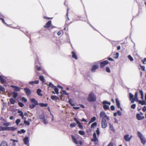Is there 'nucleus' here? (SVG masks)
<instances>
[{
	"label": "nucleus",
	"instance_id": "c9c22d12",
	"mask_svg": "<svg viewBox=\"0 0 146 146\" xmlns=\"http://www.w3.org/2000/svg\"><path fill=\"white\" fill-rule=\"evenodd\" d=\"M109 125H110V128L111 130L115 131V130L114 129L113 127V126L111 125L110 123H109Z\"/></svg>",
	"mask_w": 146,
	"mask_h": 146
},
{
	"label": "nucleus",
	"instance_id": "f704fd0d",
	"mask_svg": "<svg viewBox=\"0 0 146 146\" xmlns=\"http://www.w3.org/2000/svg\"><path fill=\"white\" fill-rule=\"evenodd\" d=\"M129 98L130 100L133 99L134 95L131 93H130L129 94Z\"/></svg>",
	"mask_w": 146,
	"mask_h": 146
},
{
	"label": "nucleus",
	"instance_id": "f3484780",
	"mask_svg": "<svg viewBox=\"0 0 146 146\" xmlns=\"http://www.w3.org/2000/svg\"><path fill=\"white\" fill-rule=\"evenodd\" d=\"M71 137L72 138V140L74 143L76 144H78L79 143L76 138L74 136L72 135H71Z\"/></svg>",
	"mask_w": 146,
	"mask_h": 146
},
{
	"label": "nucleus",
	"instance_id": "0e129e2a",
	"mask_svg": "<svg viewBox=\"0 0 146 146\" xmlns=\"http://www.w3.org/2000/svg\"><path fill=\"white\" fill-rule=\"evenodd\" d=\"M142 61L144 64H146V58H144L143 60H142Z\"/></svg>",
	"mask_w": 146,
	"mask_h": 146
},
{
	"label": "nucleus",
	"instance_id": "2f4dec72",
	"mask_svg": "<svg viewBox=\"0 0 146 146\" xmlns=\"http://www.w3.org/2000/svg\"><path fill=\"white\" fill-rule=\"evenodd\" d=\"M26 117L24 118V123L27 125H30V122L29 121H26L25 120V119H26Z\"/></svg>",
	"mask_w": 146,
	"mask_h": 146
},
{
	"label": "nucleus",
	"instance_id": "a18cd8bd",
	"mask_svg": "<svg viewBox=\"0 0 146 146\" xmlns=\"http://www.w3.org/2000/svg\"><path fill=\"white\" fill-rule=\"evenodd\" d=\"M5 88L3 86L0 85V91L2 92H5Z\"/></svg>",
	"mask_w": 146,
	"mask_h": 146
},
{
	"label": "nucleus",
	"instance_id": "6e6552de",
	"mask_svg": "<svg viewBox=\"0 0 146 146\" xmlns=\"http://www.w3.org/2000/svg\"><path fill=\"white\" fill-rule=\"evenodd\" d=\"M74 120L76 122V123L78 125V126L81 129H82L83 128L82 125L81 124V123L76 118H75L74 119Z\"/></svg>",
	"mask_w": 146,
	"mask_h": 146
},
{
	"label": "nucleus",
	"instance_id": "ddd939ff",
	"mask_svg": "<svg viewBox=\"0 0 146 146\" xmlns=\"http://www.w3.org/2000/svg\"><path fill=\"white\" fill-rule=\"evenodd\" d=\"M99 67V66L96 65H94L93 66L91 69V71L92 72H95V70L98 69Z\"/></svg>",
	"mask_w": 146,
	"mask_h": 146
},
{
	"label": "nucleus",
	"instance_id": "393cba45",
	"mask_svg": "<svg viewBox=\"0 0 146 146\" xmlns=\"http://www.w3.org/2000/svg\"><path fill=\"white\" fill-rule=\"evenodd\" d=\"M68 9H67V12L66 14V16L67 17V19H66V23H65V25H68L69 24L67 23V21H69V17H68Z\"/></svg>",
	"mask_w": 146,
	"mask_h": 146
},
{
	"label": "nucleus",
	"instance_id": "09e8293b",
	"mask_svg": "<svg viewBox=\"0 0 146 146\" xmlns=\"http://www.w3.org/2000/svg\"><path fill=\"white\" fill-rule=\"evenodd\" d=\"M62 92L63 93L65 94L66 95L68 96L69 95V93H67L65 90H62Z\"/></svg>",
	"mask_w": 146,
	"mask_h": 146
},
{
	"label": "nucleus",
	"instance_id": "423d86ee",
	"mask_svg": "<svg viewBox=\"0 0 146 146\" xmlns=\"http://www.w3.org/2000/svg\"><path fill=\"white\" fill-rule=\"evenodd\" d=\"M24 90L27 96H30L31 94V90L28 88H24Z\"/></svg>",
	"mask_w": 146,
	"mask_h": 146
},
{
	"label": "nucleus",
	"instance_id": "1a4fd4ad",
	"mask_svg": "<svg viewBox=\"0 0 146 146\" xmlns=\"http://www.w3.org/2000/svg\"><path fill=\"white\" fill-rule=\"evenodd\" d=\"M6 78L4 76H2L0 75V81L2 84H4L6 83V80L5 79Z\"/></svg>",
	"mask_w": 146,
	"mask_h": 146
},
{
	"label": "nucleus",
	"instance_id": "39448f33",
	"mask_svg": "<svg viewBox=\"0 0 146 146\" xmlns=\"http://www.w3.org/2000/svg\"><path fill=\"white\" fill-rule=\"evenodd\" d=\"M101 124L102 127V128H105L107 127V124L106 120L104 118H103L102 119Z\"/></svg>",
	"mask_w": 146,
	"mask_h": 146
},
{
	"label": "nucleus",
	"instance_id": "13d9d810",
	"mask_svg": "<svg viewBox=\"0 0 146 146\" xmlns=\"http://www.w3.org/2000/svg\"><path fill=\"white\" fill-rule=\"evenodd\" d=\"M117 113L118 115L120 116H121L122 115L121 112L119 110H118L117 111Z\"/></svg>",
	"mask_w": 146,
	"mask_h": 146
},
{
	"label": "nucleus",
	"instance_id": "3c124183",
	"mask_svg": "<svg viewBox=\"0 0 146 146\" xmlns=\"http://www.w3.org/2000/svg\"><path fill=\"white\" fill-rule=\"evenodd\" d=\"M96 132L97 135H99L100 134V132L99 131V128H97V129L96 131Z\"/></svg>",
	"mask_w": 146,
	"mask_h": 146
},
{
	"label": "nucleus",
	"instance_id": "2eb2a0df",
	"mask_svg": "<svg viewBox=\"0 0 146 146\" xmlns=\"http://www.w3.org/2000/svg\"><path fill=\"white\" fill-rule=\"evenodd\" d=\"M51 25V21H49L46 23L44 27L46 28H48L50 27Z\"/></svg>",
	"mask_w": 146,
	"mask_h": 146
},
{
	"label": "nucleus",
	"instance_id": "9b49d317",
	"mask_svg": "<svg viewBox=\"0 0 146 146\" xmlns=\"http://www.w3.org/2000/svg\"><path fill=\"white\" fill-rule=\"evenodd\" d=\"M93 138L91 140V141L94 142H96L98 140V139L97 137L96 133L95 132H94L93 134Z\"/></svg>",
	"mask_w": 146,
	"mask_h": 146
},
{
	"label": "nucleus",
	"instance_id": "864d4df0",
	"mask_svg": "<svg viewBox=\"0 0 146 146\" xmlns=\"http://www.w3.org/2000/svg\"><path fill=\"white\" fill-rule=\"evenodd\" d=\"M136 105L135 104H132L131 106V108L133 109H135V108Z\"/></svg>",
	"mask_w": 146,
	"mask_h": 146
},
{
	"label": "nucleus",
	"instance_id": "f03ea898",
	"mask_svg": "<svg viewBox=\"0 0 146 146\" xmlns=\"http://www.w3.org/2000/svg\"><path fill=\"white\" fill-rule=\"evenodd\" d=\"M96 98L94 94L92 92H90L88 94V100L89 102H93L96 101Z\"/></svg>",
	"mask_w": 146,
	"mask_h": 146
},
{
	"label": "nucleus",
	"instance_id": "58836bf2",
	"mask_svg": "<svg viewBox=\"0 0 146 146\" xmlns=\"http://www.w3.org/2000/svg\"><path fill=\"white\" fill-rule=\"evenodd\" d=\"M68 103L71 106H75V104H73L71 102V99H69V100L68 101Z\"/></svg>",
	"mask_w": 146,
	"mask_h": 146
},
{
	"label": "nucleus",
	"instance_id": "473e14b6",
	"mask_svg": "<svg viewBox=\"0 0 146 146\" xmlns=\"http://www.w3.org/2000/svg\"><path fill=\"white\" fill-rule=\"evenodd\" d=\"M54 92H55V93L57 94H58L59 92H58V89L57 88V87L56 86L54 89Z\"/></svg>",
	"mask_w": 146,
	"mask_h": 146
},
{
	"label": "nucleus",
	"instance_id": "b1692460",
	"mask_svg": "<svg viewBox=\"0 0 146 146\" xmlns=\"http://www.w3.org/2000/svg\"><path fill=\"white\" fill-rule=\"evenodd\" d=\"M49 87L54 88L56 86L53 84L51 82H50L48 84H47Z\"/></svg>",
	"mask_w": 146,
	"mask_h": 146
},
{
	"label": "nucleus",
	"instance_id": "0eeeda50",
	"mask_svg": "<svg viewBox=\"0 0 146 146\" xmlns=\"http://www.w3.org/2000/svg\"><path fill=\"white\" fill-rule=\"evenodd\" d=\"M109 62L107 60H104L100 63V66L101 68H103L106 64H108Z\"/></svg>",
	"mask_w": 146,
	"mask_h": 146
},
{
	"label": "nucleus",
	"instance_id": "f257e3e1",
	"mask_svg": "<svg viewBox=\"0 0 146 146\" xmlns=\"http://www.w3.org/2000/svg\"><path fill=\"white\" fill-rule=\"evenodd\" d=\"M30 101L31 103V104L29 105V108L31 109H33L36 106L39 105L41 107H46L48 106L47 103H38V101L35 99L32 98L30 100Z\"/></svg>",
	"mask_w": 146,
	"mask_h": 146
},
{
	"label": "nucleus",
	"instance_id": "4d7b16f0",
	"mask_svg": "<svg viewBox=\"0 0 146 146\" xmlns=\"http://www.w3.org/2000/svg\"><path fill=\"white\" fill-rule=\"evenodd\" d=\"M110 109L112 111H113L115 109V106L113 105H112L110 106Z\"/></svg>",
	"mask_w": 146,
	"mask_h": 146
},
{
	"label": "nucleus",
	"instance_id": "7ed1b4c3",
	"mask_svg": "<svg viewBox=\"0 0 146 146\" xmlns=\"http://www.w3.org/2000/svg\"><path fill=\"white\" fill-rule=\"evenodd\" d=\"M102 104H103V108L105 110L109 109V106L107 104L110 105L111 104L110 102H108L106 100H104L102 102Z\"/></svg>",
	"mask_w": 146,
	"mask_h": 146
},
{
	"label": "nucleus",
	"instance_id": "dca6fc26",
	"mask_svg": "<svg viewBox=\"0 0 146 146\" xmlns=\"http://www.w3.org/2000/svg\"><path fill=\"white\" fill-rule=\"evenodd\" d=\"M129 134H127L125 135L124 136V139L125 140V141L128 142L130 141L131 139V137H129Z\"/></svg>",
	"mask_w": 146,
	"mask_h": 146
},
{
	"label": "nucleus",
	"instance_id": "49530a36",
	"mask_svg": "<svg viewBox=\"0 0 146 146\" xmlns=\"http://www.w3.org/2000/svg\"><path fill=\"white\" fill-rule=\"evenodd\" d=\"M20 121L21 120L20 119H17L15 121V123L17 125H18L19 124L20 122Z\"/></svg>",
	"mask_w": 146,
	"mask_h": 146
},
{
	"label": "nucleus",
	"instance_id": "338daca9",
	"mask_svg": "<svg viewBox=\"0 0 146 146\" xmlns=\"http://www.w3.org/2000/svg\"><path fill=\"white\" fill-rule=\"evenodd\" d=\"M11 127H7V131H10L11 130L12 128Z\"/></svg>",
	"mask_w": 146,
	"mask_h": 146
},
{
	"label": "nucleus",
	"instance_id": "aec40b11",
	"mask_svg": "<svg viewBox=\"0 0 146 146\" xmlns=\"http://www.w3.org/2000/svg\"><path fill=\"white\" fill-rule=\"evenodd\" d=\"M72 57L74 58L75 59L77 60L78 59L77 56L76 54L75 53L74 51H72Z\"/></svg>",
	"mask_w": 146,
	"mask_h": 146
},
{
	"label": "nucleus",
	"instance_id": "6e6d98bb",
	"mask_svg": "<svg viewBox=\"0 0 146 146\" xmlns=\"http://www.w3.org/2000/svg\"><path fill=\"white\" fill-rule=\"evenodd\" d=\"M18 113H19V115L20 116H21V114L22 115H23V112L22 111H21V110H18Z\"/></svg>",
	"mask_w": 146,
	"mask_h": 146
},
{
	"label": "nucleus",
	"instance_id": "69168bd1",
	"mask_svg": "<svg viewBox=\"0 0 146 146\" xmlns=\"http://www.w3.org/2000/svg\"><path fill=\"white\" fill-rule=\"evenodd\" d=\"M107 58L108 60L110 61H113L114 60V59L113 58L110 57H108Z\"/></svg>",
	"mask_w": 146,
	"mask_h": 146
},
{
	"label": "nucleus",
	"instance_id": "9d476101",
	"mask_svg": "<svg viewBox=\"0 0 146 146\" xmlns=\"http://www.w3.org/2000/svg\"><path fill=\"white\" fill-rule=\"evenodd\" d=\"M23 141L25 144L28 145V146H29V140L28 137H25L23 139Z\"/></svg>",
	"mask_w": 146,
	"mask_h": 146
},
{
	"label": "nucleus",
	"instance_id": "4be33fe9",
	"mask_svg": "<svg viewBox=\"0 0 146 146\" xmlns=\"http://www.w3.org/2000/svg\"><path fill=\"white\" fill-rule=\"evenodd\" d=\"M0 146H8V144L6 142L3 141L0 144Z\"/></svg>",
	"mask_w": 146,
	"mask_h": 146
},
{
	"label": "nucleus",
	"instance_id": "6ab92c4d",
	"mask_svg": "<svg viewBox=\"0 0 146 146\" xmlns=\"http://www.w3.org/2000/svg\"><path fill=\"white\" fill-rule=\"evenodd\" d=\"M115 102L117 108H120V104L118 99L117 98H116Z\"/></svg>",
	"mask_w": 146,
	"mask_h": 146
},
{
	"label": "nucleus",
	"instance_id": "4c0bfd02",
	"mask_svg": "<svg viewBox=\"0 0 146 146\" xmlns=\"http://www.w3.org/2000/svg\"><path fill=\"white\" fill-rule=\"evenodd\" d=\"M119 56V53L118 52H116L115 54H114V58H117Z\"/></svg>",
	"mask_w": 146,
	"mask_h": 146
},
{
	"label": "nucleus",
	"instance_id": "774afa93",
	"mask_svg": "<svg viewBox=\"0 0 146 146\" xmlns=\"http://www.w3.org/2000/svg\"><path fill=\"white\" fill-rule=\"evenodd\" d=\"M107 146H113V145L112 142H110Z\"/></svg>",
	"mask_w": 146,
	"mask_h": 146
},
{
	"label": "nucleus",
	"instance_id": "e433bc0d",
	"mask_svg": "<svg viewBox=\"0 0 146 146\" xmlns=\"http://www.w3.org/2000/svg\"><path fill=\"white\" fill-rule=\"evenodd\" d=\"M97 125V123L96 122H94L91 125V128L94 127L95 126H96Z\"/></svg>",
	"mask_w": 146,
	"mask_h": 146
},
{
	"label": "nucleus",
	"instance_id": "603ef678",
	"mask_svg": "<svg viewBox=\"0 0 146 146\" xmlns=\"http://www.w3.org/2000/svg\"><path fill=\"white\" fill-rule=\"evenodd\" d=\"M22 100L24 101L25 102H27V100L24 97H22L21 98Z\"/></svg>",
	"mask_w": 146,
	"mask_h": 146
},
{
	"label": "nucleus",
	"instance_id": "5701e85b",
	"mask_svg": "<svg viewBox=\"0 0 146 146\" xmlns=\"http://www.w3.org/2000/svg\"><path fill=\"white\" fill-rule=\"evenodd\" d=\"M39 118L41 120L44 119L45 115L44 113H42L39 116Z\"/></svg>",
	"mask_w": 146,
	"mask_h": 146
},
{
	"label": "nucleus",
	"instance_id": "e2e57ef3",
	"mask_svg": "<svg viewBox=\"0 0 146 146\" xmlns=\"http://www.w3.org/2000/svg\"><path fill=\"white\" fill-rule=\"evenodd\" d=\"M9 125V122L4 123H3V125L6 126H7Z\"/></svg>",
	"mask_w": 146,
	"mask_h": 146
},
{
	"label": "nucleus",
	"instance_id": "bf43d9fd",
	"mask_svg": "<svg viewBox=\"0 0 146 146\" xmlns=\"http://www.w3.org/2000/svg\"><path fill=\"white\" fill-rule=\"evenodd\" d=\"M140 67L141 69L143 71H145V66H141L140 65Z\"/></svg>",
	"mask_w": 146,
	"mask_h": 146
},
{
	"label": "nucleus",
	"instance_id": "a878e982",
	"mask_svg": "<svg viewBox=\"0 0 146 146\" xmlns=\"http://www.w3.org/2000/svg\"><path fill=\"white\" fill-rule=\"evenodd\" d=\"M12 94H13V97L14 98H16L18 96V94L17 93L15 92H13L12 93Z\"/></svg>",
	"mask_w": 146,
	"mask_h": 146
},
{
	"label": "nucleus",
	"instance_id": "c756f323",
	"mask_svg": "<svg viewBox=\"0 0 146 146\" xmlns=\"http://www.w3.org/2000/svg\"><path fill=\"white\" fill-rule=\"evenodd\" d=\"M137 96L138 92H136L135 93L134 98V99L135 100V101L136 102L138 100L137 98Z\"/></svg>",
	"mask_w": 146,
	"mask_h": 146
},
{
	"label": "nucleus",
	"instance_id": "680f3d73",
	"mask_svg": "<svg viewBox=\"0 0 146 146\" xmlns=\"http://www.w3.org/2000/svg\"><path fill=\"white\" fill-rule=\"evenodd\" d=\"M0 20H1L2 22L4 23V24L7 25V24L5 22L3 18H0Z\"/></svg>",
	"mask_w": 146,
	"mask_h": 146
},
{
	"label": "nucleus",
	"instance_id": "412c9836",
	"mask_svg": "<svg viewBox=\"0 0 146 146\" xmlns=\"http://www.w3.org/2000/svg\"><path fill=\"white\" fill-rule=\"evenodd\" d=\"M41 91V90L40 88H38L37 89L36 91V93L38 95L41 96H42V95L40 93Z\"/></svg>",
	"mask_w": 146,
	"mask_h": 146
},
{
	"label": "nucleus",
	"instance_id": "79ce46f5",
	"mask_svg": "<svg viewBox=\"0 0 146 146\" xmlns=\"http://www.w3.org/2000/svg\"><path fill=\"white\" fill-rule=\"evenodd\" d=\"M18 104L19 106L21 107H23L24 106V104L21 102H18Z\"/></svg>",
	"mask_w": 146,
	"mask_h": 146
},
{
	"label": "nucleus",
	"instance_id": "37998d69",
	"mask_svg": "<svg viewBox=\"0 0 146 146\" xmlns=\"http://www.w3.org/2000/svg\"><path fill=\"white\" fill-rule=\"evenodd\" d=\"M78 133L80 135H84L85 134V132H84V131L81 130H80L78 131Z\"/></svg>",
	"mask_w": 146,
	"mask_h": 146
},
{
	"label": "nucleus",
	"instance_id": "ea45409f",
	"mask_svg": "<svg viewBox=\"0 0 146 146\" xmlns=\"http://www.w3.org/2000/svg\"><path fill=\"white\" fill-rule=\"evenodd\" d=\"M0 130L2 131H7V127H0Z\"/></svg>",
	"mask_w": 146,
	"mask_h": 146
},
{
	"label": "nucleus",
	"instance_id": "c03bdc74",
	"mask_svg": "<svg viewBox=\"0 0 146 146\" xmlns=\"http://www.w3.org/2000/svg\"><path fill=\"white\" fill-rule=\"evenodd\" d=\"M96 119V117L95 116H93L90 119V120L92 122L95 121Z\"/></svg>",
	"mask_w": 146,
	"mask_h": 146
},
{
	"label": "nucleus",
	"instance_id": "7c9ffc66",
	"mask_svg": "<svg viewBox=\"0 0 146 146\" xmlns=\"http://www.w3.org/2000/svg\"><path fill=\"white\" fill-rule=\"evenodd\" d=\"M26 132V131L23 129H21L20 131H18L17 133L20 134L21 133H25Z\"/></svg>",
	"mask_w": 146,
	"mask_h": 146
},
{
	"label": "nucleus",
	"instance_id": "20e7f679",
	"mask_svg": "<svg viewBox=\"0 0 146 146\" xmlns=\"http://www.w3.org/2000/svg\"><path fill=\"white\" fill-rule=\"evenodd\" d=\"M137 134L138 137L140 139L141 143L143 145H144L146 142V140L145 138L144 137L141 133L139 131H138Z\"/></svg>",
	"mask_w": 146,
	"mask_h": 146
},
{
	"label": "nucleus",
	"instance_id": "4468645a",
	"mask_svg": "<svg viewBox=\"0 0 146 146\" xmlns=\"http://www.w3.org/2000/svg\"><path fill=\"white\" fill-rule=\"evenodd\" d=\"M137 119L139 120H142L144 118V116H141L139 113H137L136 115Z\"/></svg>",
	"mask_w": 146,
	"mask_h": 146
},
{
	"label": "nucleus",
	"instance_id": "bb28decb",
	"mask_svg": "<svg viewBox=\"0 0 146 146\" xmlns=\"http://www.w3.org/2000/svg\"><path fill=\"white\" fill-rule=\"evenodd\" d=\"M51 98L52 100H57L58 99V97L56 96L52 95L51 96Z\"/></svg>",
	"mask_w": 146,
	"mask_h": 146
},
{
	"label": "nucleus",
	"instance_id": "c85d7f7f",
	"mask_svg": "<svg viewBox=\"0 0 146 146\" xmlns=\"http://www.w3.org/2000/svg\"><path fill=\"white\" fill-rule=\"evenodd\" d=\"M10 101L11 104H15V100L13 98H11L10 99Z\"/></svg>",
	"mask_w": 146,
	"mask_h": 146
},
{
	"label": "nucleus",
	"instance_id": "5fc2aeb1",
	"mask_svg": "<svg viewBox=\"0 0 146 146\" xmlns=\"http://www.w3.org/2000/svg\"><path fill=\"white\" fill-rule=\"evenodd\" d=\"M41 121H42L44 124H46L48 123L45 118L42 120Z\"/></svg>",
	"mask_w": 146,
	"mask_h": 146
},
{
	"label": "nucleus",
	"instance_id": "de8ad7c7",
	"mask_svg": "<svg viewBox=\"0 0 146 146\" xmlns=\"http://www.w3.org/2000/svg\"><path fill=\"white\" fill-rule=\"evenodd\" d=\"M142 106L146 105V101L145 100H143L141 104Z\"/></svg>",
	"mask_w": 146,
	"mask_h": 146
},
{
	"label": "nucleus",
	"instance_id": "f8f14e48",
	"mask_svg": "<svg viewBox=\"0 0 146 146\" xmlns=\"http://www.w3.org/2000/svg\"><path fill=\"white\" fill-rule=\"evenodd\" d=\"M11 87L14 88V90L15 91H19L21 90L20 88L17 86L12 85L11 86Z\"/></svg>",
	"mask_w": 146,
	"mask_h": 146
},
{
	"label": "nucleus",
	"instance_id": "8fccbe9b",
	"mask_svg": "<svg viewBox=\"0 0 146 146\" xmlns=\"http://www.w3.org/2000/svg\"><path fill=\"white\" fill-rule=\"evenodd\" d=\"M106 71L108 73L110 72V70L109 67H106Z\"/></svg>",
	"mask_w": 146,
	"mask_h": 146
},
{
	"label": "nucleus",
	"instance_id": "cd10ccee",
	"mask_svg": "<svg viewBox=\"0 0 146 146\" xmlns=\"http://www.w3.org/2000/svg\"><path fill=\"white\" fill-rule=\"evenodd\" d=\"M39 79L43 82H45L44 77L43 76H39Z\"/></svg>",
	"mask_w": 146,
	"mask_h": 146
},
{
	"label": "nucleus",
	"instance_id": "a19ab883",
	"mask_svg": "<svg viewBox=\"0 0 146 146\" xmlns=\"http://www.w3.org/2000/svg\"><path fill=\"white\" fill-rule=\"evenodd\" d=\"M127 57H128V58H129V59L131 61H132L133 60V58L131 56V55H129Z\"/></svg>",
	"mask_w": 146,
	"mask_h": 146
},
{
	"label": "nucleus",
	"instance_id": "a211bd4d",
	"mask_svg": "<svg viewBox=\"0 0 146 146\" xmlns=\"http://www.w3.org/2000/svg\"><path fill=\"white\" fill-rule=\"evenodd\" d=\"M106 114L105 113V112L104 111H101L100 113V116L101 117L103 118H104L105 115H106Z\"/></svg>",
	"mask_w": 146,
	"mask_h": 146
},
{
	"label": "nucleus",
	"instance_id": "72a5a7b5",
	"mask_svg": "<svg viewBox=\"0 0 146 146\" xmlns=\"http://www.w3.org/2000/svg\"><path fill=\"white\" fill-rule=\"evenodd\" d=\"M76 124L74 122H73L71 123L70 125V127L71 128H73L75 127Z\"/></svg>",
	"mask_w": 146,
	"mask_h": 146
},
{
	"label": "nucleus",
	"instance_id": "052dcab7",
	"mask_svg": "<svg viewBox=\"0 0 146 146\" xmlns=\"http://www.w3.org/2000/svg\"><path fill=\"white\" fill-rule=\"evenodd\" d=\"M10 140L11 141H12L13 143H14L15 142H18V141L17 140L13 139H11Z\"/></svg>",
	"mask_w": 146,
	"mask_h": 146
}]
</instances>
